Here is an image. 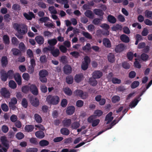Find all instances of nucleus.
<instances>
[{"instance_id": "obj_1", "label": "nucleus", "mask_w": 152, "mask_h": 152, "mask_svg": "<svg viewBox=\"0 0 152 152\" xmlns=\"http://www.w3.org/2000/svg\"><path fill=\"white\" fill-rule=\"evenodd\" d=\"M46 100L50 104L55 105L58 104L60 101V99L57 96H53L50 94L47 96Z\"/></svg>"}, {"instance_id": "obj_2", "label": "nucleus", "mask_w": 152, "mask_h": 152, "mask_svg": "<svg viewBox=\"0 0 152 152\" xmlns=\"http://www.w3.org/2000/svg\"><path fill=\"white\" fill-rule=\"evenodd\" d=\"M16 28V30L18 32V34L16 35L18 38L19 39H22L23 38V35H24L27 32L26 28L24 26L22 25L20 26V27L23 29L22 30H21L18 28L19 25L17 24L15 25Z\"/></svg>"}, {"instance_id": "obj_3", "label": "nucleus", "mask_w": 152, "mask_h": 152, "mask_svg": "<svg viewBox=\"0 0 152 152\" xmlns=\"http://www.w3.org/2000/svg\"><path fill=\"white\" fill-rule=\"evenodd\" d=\"M96 117L94 115H91L88 118L87 121L89 123H91L93 127L97 126L100 122L99 119H96Z\"/></svg>"}, {"instance_id": "obj_4", "label": "nucleus", "mask_w": 152, "mask_h": 152, "mask_svg": "<svg viewBox=\"0 0 152 152\" xmlns=\"http://www.w3.org/2000/svg\"><path fill=\"white\" fill-rule=\"evenodd\" d=\"M0 140L1 144L4 147H2V149L4 152H7L9 147L7 138L5 136H2L1 137Z\"/></svg>"}, {"instance_id": "obj_5", "label": "nucleus", "mask_w": 152, "mask_h": 152, "mask_svg": "<svg viewBox=\"0 0 152 152\" xmlns=\"http://www.w3.org/2000/svg\"><path fill=\"white\" fill-rule=\"evenodd\" d=\"M1 95L4 98L8 99L10 98V94L9 91L5 88H2L0 91Z\"/></svg>"}, {"instance_id": "obj_6", "label": "nucleus", "mask_w": 152, "mask_h": 152, "mask_svg": "<svg viewBox=\"0 0 152 152\" xmlns=\"http://www.w3.org/2000/svg\"><path fill=\"white\" fill-rule=\"evenodd\" d=\"M29 99L30 103L33 106L37 107L39 105V102L38 99L34 96H31L29 97Z\"/></svg>"}, {"instance_id": "obj_7", "label": "nucleus", "mask_w": 152, "mask_h": 152, "mask_svg": "<svg viewBox=\"0 0 152 152\" xmlns=\"http://www.w3.org/2000/svg\"><path fill=\"white\" fill-rule=\"evenodd\" d=\"M29 91L34 95L37 96L38 94V88L34 84L31 85L29 86Z\"/></svg>"}, {"instance_id": "obj_8", "label": "nucleus", "mask_w": 152, "mask_h": 152, "mask_svg": "<svg viewBox=\"0 0 152 152\" xmlns=\"http://www.w3.org/2000/svg\"><path fill=\"white\" fill-rule=\"evenodd\" d=\"M125 48L124 45L123 44L121 43L116 46L115 50L116 53H121L123 51Z\"/></svg>"}, {"instance_id": "obj_9", "label": "nucleus", "mask_w": 152, "mask_h": 152, "mask_svg": "<svg viewBox=\"0 0 152 152\" xmlns=\"http://www.w3.org/2000/svg\"><path fill=\"white\" fill-rule=\"evenodd\" d=\"M0 78L3 82L6 81L8 78L6 71L4 69H2L0 72Z\"/></svg>"}, {"instance_id": "obj_10", "label": "nucleus", "mask_w": 152, "mask_h": 152, "mask_svg": "<svg viewBox=\"0 0 152 152\" xmlns=\"http://www.w3.org/2000/svg\"><path fill=\"white\" fill-rule=\"evenodd\" d=\"M64 72L65 74L69 75L71 73L72 71V67L69 65H65L63 68Z\"/></svg>"}, {"instance_id": "obj_11", "label": "nucleus", "mask_w": 152, "mask_h": 152, "mask_svg": "<svg viewBox=\"0 0 152 152\" xmlns=\"http://www.w3.org/2000/svg\"><path fill=\"white\" fill-rule=\"evenodd\" d=\"M92 75L93 77L95 79H99L102 76L103 73L99 70H96L92 73Z\"/></svg>"}, {"instance_id": "obj_12", "label": "nucleus", "mask_w": 152, "mask_h": 152, "mask_svg": "<svg viewBox=\"0 0 152 152\" xmlns=\"http://www.w3.org/2000/svg\"><path fill=\"white\" fill-rule=\"evenodd\" d=\"M14 77L18 85L20 86L22 84L21 77L19 73H15Z\"/></svg>"}, {"instance_id": "obj_13", "label": "nucleus", "mask_w": 152, "mask_h": 152, "mask_svg": "<svg viewBox=\"0 0 152 152\" xmlns=\"http://www.w3.org/2000/svg\"><path fill=\"white\" fill-rule=\"evenodd\" d=\"M93 11L96 15L99 16L100 18H103V15L104 13L102 10L99 9H95Z\"/></svg>"}, {"instance_id": "obj_14", "label": "nucleus", "mask_w": 152, "mask_h": 152, "mask_svg": "<svg viewBox=\"0 0 152 152\" xmlns=\"http://www.w3.org/2000/svg\"><path fill=\"white\" fill-rule=\"evenodd\" d=\"M75 108L73 106H68L66 110V113L68 115H72L75 112Z\"/></svg>"}, {"instance_id": "obj_15", "label": "nucleus", "mask_w": 152, "mask_h": 152, "mask_svg": "<svg viewBox=\"0 0 152 152\" xmlns=\"http://www.w3.org/2000/svg\"><path fill=\"white\" fill-rule=\"evenodd\" d=\"M72 121L71 119L65 118L62 121V124L64 127H68L71 124Z\"/></svg>"}, {"instance_id": "obj_16", "label": "nucleus", "mask_w": 152, "mask_h": 152, "mask_svg": "<svg viewBox=\"0 0 152 152\" xmlns=\"http://www.w3.org/2000/svg\"><path fill=\"white\" fill-rule=\"evenodd\" d=\"M141 98L140 96L136 97L134 100L131 102L129 105V106L132 107H135L137 104L140 100H141Z\"/></svg>"}, {"instance_id": "obj_17", "label": "nucleus", "mask_w": 152, "mask_h": 152, "mask_svg": "<svg viewBox=\"0 0 152 152\" xmlns=\"http://www.w3.org/2000/svg\"><path fill=\"white\" fill-rule=\"evenodd\" d=\"M112 112H110L106 115L105 120L107 121V124H109L113 120V117L112 116Z\"/></svg>"}, {"instance_id": "obj_18", "label": "nucleus", "mask_w": 152, "mask_h": 152, "mask_svg": "<svg viewBox=\"0 0 152 152\" xmlns=\"http://www.w3.org/2000/svg\"><path fill=\"white\" fill-rule=\"evenodd\" d=\"M1 66L3 67L6 66L8 64V59L7 56H3L2 57L1 60Z\"/></svg>"}, {"instance_id": "obj_19", "label": "nucleus", "mask_w": 152, "mask_h": 152, "mask_svg": "<svg viewBox=\"0 0 152 152\" xmlns=\"http://www.w3.org/2000/svg\"><path fill=\"white\" fill-rule=\"evenodd\" d=\"M103 43L104 46L107 48H110L111 46L110 41L108 38H104L103 40Z\"/></svg>"}, {"instance_id": "obj_20", "label": "nucleus", "mask_w": 152, "mask_h": 152, "mask_svg": "<svg viewBox=\"0 0 152 152\" xmlns=\"http://www.w3.org/2000/svg\"><path fill=\"white\" fill-rule=\"evenodd\" d=\"M83 76L82 73L76 74L74 80L75 81L79 83L81 81Z\"/></svg>"}, {"instance_id": "obj_21", "label": "nucleus", "mask_w": 152, "mask_h": 152, "mask_svg": "<svg viewBox=\"0 0 152 152\" xmlns=\"http://www.w3.org/2000/svg\"><path fill=\"white\" fill-rule=\"evenodd\" d=\"M23 15L28 20H31L32 18H35L34 14L32 12H30L29 15L26 13H25L23 14Z\"/></svg>"}, {"instance_id": "obj_22", "label": "nucleus", "mask_w": 152, "mask_h": 152, "mask_svg": "<svg viewBox=\"0 0 152 152\" xmlns=\"http://www.w3.org/2000/svg\"><path fill=\"white\" fill-rule=\"evenodd\" d=\"M36 136L39 139H42L44 138L45 136L44 132L41 131H38L35 133Z\"/></svg>"}, {"instance_id": "obj_23", "label": "nucleus", "mask_w": 152, "mask_h": 152, "mask_svg": "<svg viewBox=\"0 0 152 152\" xmlns=\"http://www.w3.org/2000/svg\"><path fill=\"white\" fill-rule=\"evenodd\" d=\"M84 14L86 17L90 19H93L94 17V15L92 12L91 10H87L85 12Z\"/></svg>"}, {"instance_id": "obj_24", "label": "nucleus", "mask_w": 152, "mask_h": 152, "mask_svg": "<svg viewBox=\"0 0 152 152\" xmlns=\"http://www.w3.org/2000/svg\"><path fill=\"white\" fill-rule=\"evenodd\" d=\"M35 40L39 45H41L43 44L44 40V38L41 36H37L35 37Z\"/></svg>"}, {"instance_id": "obj_25", "label": "nucleus", "mask_w": 152, "mask_h": 152, "mask_svg": "<svg viewBox=\"0 0 152 152\" xmlns=\"http://www.w3.org/2000/svg\"><path fill=\"white\" fill-rule=\"evenodd\" d=\"M96 79L93 77H91L89 78L88 80V82L89 84L92 86H95L97 84V81Z\"/></svg>"}, {"instance_id": "obj_26", "label": "nucleus", "mask_w": 152, "mask_h": 152, "mask_svg": "<svg viewBox=\"0 0 152 152\" xmlns=\"http://www.w3.org/2000/svg\"><path fill=\"white\" fill-rule=\"evenodd\" d=\"M34 119L36 122L38 123H41L42 121L41 117L38 114L36 113L34 115Z\"/></svg>"}, {"instance_id": "obj_27", "label": "nucleus", "mask_w": 152, "mask_h": 152, "mask_svg": "<svg viewBox=\"0 0 152 152\" xmlns=\"http://www.w3.org/2000/svg\"><path fill=\"white\" fill-rule=\"evenodd\" d=\"M121 40L124 42L128 43L129 41V38L125 34H122L120 36Z\"/></svg>"}, {"instance_id": "obj_28", "label": "nucleus", "mask_w": 152, "mask_h": 152, "mask_svg": "<svg viewBox=\"0 0 152 152\" xmlns=\"http://www.w3.org/2000/svg\"><path fill=\"white\" fill-rule=\"evenodd\" d=\"M108 21L111 23H114L116 21V18L113 16L109 15L107 17Z\"/></svg>"}, {"instance_id": "obj_29", "label": "nucleus", "mask_w": 152, "mask_h": 152, "mask_svg": "<svg viewBox=\"0 0 152 152\" xmlns=\"http://www.w3.org/2000/svg\"><path fill=\"white\" fill-rule=\"evenodd\" d=\"M61 133L64 135H68L69 133V131L68 129L66 128H63L60 130Z\"/></svg>"}, {"instance_id": "obj_30", "label": "nucleus", "mask_w": 152, "mask_h": 152, "mask_svg": "<svg viewBox=\"0 0 152 152\" xmlns=\"http://www.w3.org/2000/svg\"><path fill=\"white\" fill-rule=\"evenodd\" d=\"M48 75V72L45 69H42L39 72V77H47Z\"/></svg>"}, {"instance_id": "obj_31", "label": "nucleus", "mask_w": 152, "mask_h": 152, "mask_svg": "<svg viewBox=\"0 0 152 152\" xmlns=\"http://www.w3.org/2000/svg\"><path fill=\"white\" fill-rule=\"evenodd\" d=\"M146 18L152 19V11L148 10H146L144 12Z\"/></svg>"}, {"instance_id": "obj_32", "label": "nucleus", "mask_w": 152, "mask_h": 152, "mask_svg": "<svg viewBox=\"0 0 152 152\" xmlns=\"http://www.w3.org/2000/svg\"><path fill=\"white\" fill-rule=\"evenodd\" d=\"M108 61L112 63H113L115 60V57L113 54L110 53L108 56Z\"/></svg>"}, {"instance_id": "obj_33", "label": "nucleus", "mask_w": 152, "mask_h": 152, "mask_svg": "<svg viewBox=\"0 0 152 152\" xmlns=\"http://www.w3.org/2000/svg\"><path fill=\"white\" fill-rule=\"evenodd\" d=\"M34 129V127L32 125H26L25 128L26 131L28 132H32Z\"/></svg>"}, {"instance_id": "obj_34", "label": "nucleus", "mask_w": 152, "mask_h": 152, "mask_svg": "<svg viewBox=\"0 0 152 152\" xmlns=\"http://www.w3.org/2000/svg\"><path fill=\"white\" fill-rule=\"evenodd\" d=\"M3 40L4 43L5 45H8L10 43V39L7 35H4L3 37Z\"/></svg>"}, {"instance_id": "obj_35", "label": "nucleus", "mask_w": 152, "mask_h": 152, "mask_svg": "<svg viewBox=\"0 0 152 152\" xmlns=\"http://www.w3.org/2000/svg\"><path fill=\"white\" fill-rule=\"evenodd\" d=\"M39 145L42 147L45 146L49 144V142L46 140H42L39 141Z\"/></svg>"}, {"instance_id": "obj_36", "label": "nucleus", "mask_w": 152, "mask_h": 152, "mask_svg": "<svg viewBox=\"0 0 152 152\" xmlns=\"http://www.w3.org/2000/svg\"><path fill=\"white\" fill-rule=\"evenodd\" d=\"M52 55L54 57H58L60 54V52L58 48H56L53 50L52 52L51 53Z\"/></svg>"}, {"instance_id": "obj_37", "label": "nucleus", "mask_w": 152, "mask_h": 152, "mask_svg": "<svg viewBox=\"0 0 152 152\" xmlns=\"http://www.w3.org/2000/svg\"><path fill=\"white\" fill-rule=\"evenodd\" d=\"M9 86L11 88L14 89L16 88L17 84L14 81L11 80L9 83Z\"/></svg>"}, {"instance_id": "obj_38", "label": "nucleus", "mask_w": 152, "mask_h": 152, "mask_svg": "<svg viewBox=\"0 0 152 152\" xmlns=\"http://www.w3.org/2000/svg\"><path fill=\"white\" fill-rule=\"evenodd\" d=\"M73 81V78L72 76L71 75L68 76L66 78V82L69 84H72Z\"/></svg>"}, {"instance_id": "obj_39", "label": "nucleus", "mask_w": 152, "mask_h": 152, "mask_svg": "<svg viewBox=\"0 0 152 152\" xmlns=\"http://www.w3.org/2000/svg\"><path fill=\"white\" fill-rule=\"evenodd\" d=\"M64 91L66 94L69 96H71L72 94L71 90L68 87L65 88L64 90Z\"/></svg>"}, {"instance_id": "obj_40", "label": "nucleus", "mask_w": 152, "mask_h": 152, "mask_svg": "<svg viewBox=\"0 0 152 152\" xmlns=\"http://www.w3.org/2000/svg\"><path fill=\"white\" fill-rule=\"evenodd\" d=\"M113 1L115 3H120L123 1V4L124 5H126L129 4V2L127 0H113Z\"/></svg>"}, {"instance_id": "obj_41", "label": "nucleus", "mask_w": 152, "mask_h": 152, "mask_svg": "<svg viewBox=\"0 0 152 152\" xmlns=\"http://www.w3.org/2000/svg\"><path fill=\"white\" fill-rule=\"evenodd\" d=\"M103 19V18H95L93 20L92 22L95 25H98L101 23V21Z\"/></svg>"}, {"instance_id": "obj_42", "label": "nucleus", "mask_w": 152, "mask_h": 152, "mask_svg": "<svg viewBox=\"0 0 152 152\" xmlns=\"http://www.w3.org/2000/svg\"><path fill=\"white\" fill-rule=\"evenodd\" d=\"M80 126V124L77 121H75L71 124V128L72 129H76Z\"/></svg>"}, {"instance_id": "obj_43", "label": "nucleus", "mask_w": 152, "mask_h": 152, "mask_svg": "<svg viewBox=\"0 0 152 152\" xmlns=\"http://www.w3.org/2000/svg\"><path fill=\"white\" fill-rule=\"evenodd\" d=\"M57 43V41L56 39H49L48 41V43L50 46H54Z\"/></svg>"}, {"instance_id": "obj_44", "label": "nucleus", "mask_w": 152, "mask_h": 152, "mask_svg": "<svg viewBox=\"0 0 152 152\" xmlns=\"http://www.w3.org/2000/svg\"><path fill=\"white\" fill-rule=\"evenodd\" d=\"M21 89L23 92L26 93L29 90V86L28 85L23 86L22 87Z\"/></svg>"}, {"instance_id": "obj_45", "label": "nucleus", "mask_w": 152, "mask_h": 152, "mask_svg": "<svg viewBox=\"0 0 152 152\" xmlns=\"http://www.w3.org/2000/svg\"><path fill=\"white\" fill-rule=\"evenodd\" d=\"M111 81L114 84H120L121 83V80L116 77H113Z\"/></svg>"}, {"instance_id": "obj_46", "label": "nucleus", "mask_w": 152, "mask_h": 152, "mask_svg": "<svg viewBox=\"0 0 152 152\" xmlns=\"http://www.w3.org/2000/svg\"><path fill=\"white\" fill-rule=\"evenodd\" d=\"M122 66L124 68L128 69L130 67V64L127 62L124 61L122 63Z\"/></svg>"}, {"instance_id": "obj_47", "label": "nucleus", "mask_w": 152, "mask_h": 152, "mask_svg": "<svg viewBox=\"0 0 152 152\" xmlns=\"http://www.w3.org/2000/svg\"><path fill=\"white\" fill-rule=\"evenodd\" d=\"M83 35L86 38L88 39H91L92 38V36L88 32L83 31Z\"/></svg>"}, {"instance_id": "obj_48", "label": "nucleus", "mask_w": 152, "mask_h": 152, "mask_svg": "<svg viewBox=\"0 0 152 152\" xmlns=\"http://www.w3.org/2000/svg\"><path fill=\"white\" fill-rule=\"evenodd\" d=\"M14 56H18L20 53V51L18 49L13 48L11 50Z\"/></svg>"}, {"instance_id": "obj_49", "label": "nucleus", "mask_w": 152, "mask_h": 152, "mask_svg": "<svg viewBox=\"0 0 152 152\" xmlns=\"http://www.w3.org/2000/svg\"><path fill=\"white\" fill-rule=\"evenodd\" d=\"M149 58V56L148 55L145 53H143L140 56L141 59L143 61H147Z\"/></svg>"}, {"instance_id": "obj_50", "label": "nucleus", "mask_w": 152, "mask_h": 152, "mask_svg": "<svg viewBox=\"0 0 152 152\" xmlns=\"http://www.w3.org/2000/svg\"><path fill=\"white\" fill-rule=\"evenodd\" d=\"M140 84L139 82L137 81H134L131 85V88L132 89L138 87Z\"/></svg>"}, {"instance_id": "obj_51", "label": "nucleus", "mask_w": 152, "mask_h": 152, "mask_svg": "<svg viewBox=\"0 0 152 152\" xmlns=\"http://www.w3.org/2000/svg\"><path fill=\"white\" fill-rule=\"evenodd\" d=\"M91 49V45L89 43H87L86 45L82 47V49L84 50L89 51Z\"/></svg>"}, {"instance_id": "obj_52", "label": "nucleus", "mask_w": 152, "mask_h": 152, "mask_svg": "<svg viewBox=\"0 0 152 152\" xmlns=\"http://www.w3.org/2000/svg\"><path fill=\"white\" fill-rule=\"evenodd\" d=\"M83 104V101L81 100H79L76 102V106L78 107H82Z\"/></svg>"}, {"instance_id": "obj_53", "label": "nucleus", "mask_w": 152, "mask_h": 152, "mask_svg": "<svg viewBox=\"0 0 152 152\" xmlns=\"http://www.w3.org/2000/svg\"><path fill=\"white\" fill-rule=\"evenodd\" d=\"M16 138L18 140H21L24 137V135L23 133L19 132L16 134Z\"/></svg>"}, {"instance_id": "obj_54", "label": "nucleus", "mask_w": 152, "mask_h": 152, "mask_svg": "<svg viewBox=\"0 0 152 152\" xmlns=\"http://www.w3.org/2000/svg\"><path fill=\"white\" fill-rule=\"evenodd\" d=\"M120 100V97L118 96H115L112 98V101L113 102L115 103Z\"/></svg>"}, {"instance_id": "obj_55", "label": "nucleus", "mask_w": 152, "mask_h": 152, "mask_svg": "<svg viewBox=\"0 0 152 152\" xmlns=\"http://www.w3.org/2000/svg\"><path fill=\"white\" fill-rule=\"evenodd\" d=\"M12 42L13 45H17L19 43L18 40L15 37H13L12 38Z\"/></svg>"}, {"instance_id": "obj_56", "label": "nucleus", "mask_w": 152, "mask_h": 152, "mask_svg": "<svg viewBox=\"0 0 152 152\" xmlns=\"http://www.w3.org/2000/svg\"><path fill=\"white\" fill-rule=\"evenodd\" d=\"M1 107L2 110L5 112L8 111L9 110L8 106L5 103L2 104L1 105Z\"/></svg>"}, {"instance_id": "obj_57", "label": "nucleus", "mask_w": 152, "mask_h": 152, "mask_svg": "<svg viewBox=\"0 0 152 152\" xmlns=\"http://www.w3.org/2000/svg\"><path fill=\"white\" fill-rule=\"evenodd\" d=\"M21 103L23 107L25 108L27 107L28 106V102L26 99L23 98V99Z\"/></svg>"}, {"instance_id": "obj_58", "label": "nucleus", "mask_w": 152, "mask_h": 152, "mask_svg": "<svg viewBox=\"0 0 152 152\" xmlns=\"http://www.w3.org/2000/svg\"><path fill=\"white\" fill-rule=\"evenodd\" d=\"M88 63L82 62L81 65V68L83 70H86L88 68Z\"/></svg>"}, {"instance_id": "obj_59", "label": "nucleus", "mask_w": 152, "mask_h": 152, "mask_svg": "<svg viewBox=\"0 0 152 152\" xmlns=\"http://www.w3.org/2000/svg\"><path fill=\"white\" fill-rule=\"evenodd\" d=\"M38 6L40 8L45 9L46 8V5L43 2H39L37 3Z\"/></svg>"}, {"instance_id": "obj_60", "label": "nucleus", "mask_w": 152, "mask_h": 152, "mask_svg": "<svg viewBox=\"0 0 152 152\" xmlns=\"http://www.w3.org/2000/svg\"><path fill=\"white\" fill-rule=\"evenodd\" d=\"M94 114L95 115H95L96 117V116H100L102 115L103 112L101 110H97L95 111Z\"/></svg>"}, {"instance_id": "obj_61", "label": "nucleus", "mask_w": 152, "mask_h": 152, "mask_svg": "<svg viewBox=\"0 0 152 152\" xmlns=\"http://www.w3.org/2000/svg\"><path fill=\"white\" fill-rule=\"evenodd\" d=\"M82 95L80 96V98L82 99H85L88 98V94L87 92H83L82 93Z\"/></svg>"}, {"instance_id": "obj_62", "label": "nucleus", "mask_w": 152, "mask_h": 152, "mask_svg": "<svg viewBox=\"0 0 152 152\" xmlns=\"http://www.w3.org/2000/svg\"><path fill=\"white\" fill-rule=\"evenodd\" d=\"M35 67L30 65L28 66V72L30 74H32L34 72Z\"/></svg>"}, {"instance_id": "obj_63", "label": "nucleus", "mask_w": 152, "mask_h": 152, "mask_svg": "<svg viewBox=\"0 0 152 152\" xmlns=\"http://www.w3.org/2000/svg\"><path fill=\"white\" fill-rule=\"evenodd\" d=\"M70 54L72 55L75 58H77L80 56L79 53L77 51H73L70 53Z\"/></svg>"}, {"instance_id": "obj_64", "label": "nucleus", "mask_w": 152, "mask_h": 152, "mask_svg": "<svg viewBox=\"0 0 152 152\" xmlns=\"http://www.w3.org/2000/svg\"><path fill=\"white\" fill-rule=\"evenodd\" d=\"M127 56L128 59L131 61L133 59L134 57L133 53L131 52H128L127 53Z\"/></svg>"}]
</instances>
